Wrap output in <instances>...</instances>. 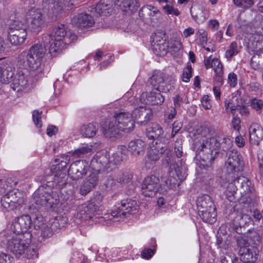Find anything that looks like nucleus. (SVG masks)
Returning <instances> with one entry per match:
<instances>
[{
  "label": "nucleus",
  "mask_w": 263,
  "mask_h": 263,
  "mask_svg": "<svg viewBox=\"0 0 263 263\" xmlns=\"http://www.w3.org/2000/svg\"><path fill=\"white\" fill-rule=\"evenodd\" d=\"M46 46L44 44H36L32 45L28 52H23L21 57H23L25 66H28L33 70L36 69L41 65L42 58L45 54Z\"/></svg>",
  "instance_id": "nucleus-7"
},
{
  "label": "nucleus",
  "mask_w": 263,
  "mask_h": 263,
  "mask_svg": "<svg viewBox=\"0 0 263 263\" xmlns=\"http://www.w3.org/2000/svg\"><path fill=\"white\" fill-rule=\"evenodd\" d=\"M238 258L234 255L227 254L221 259V263H236Z\"/></svg>",
  "instance_id": "nucleus-59"
},
{
  "label": "nucleus",
  "mask_w": 263,
  "mask_h": 263,
  "mask_svg": "<svg viewBox=\"0 0 263 263\" xmlns=\"http://www.w3.org/2000/svg\"><path fill=\"white\" fill-rule=\"evenodd\" d=\"M30 82V72L26 69L19 70L13 78L10 84L14 90L20 91L25 88Z\"/></svg>",
  "instance_id": "nucleus-16"
},
{
  "label": "nucleus",
  "mask_w": 263,
  "mask_h": 263,
  "mask_svg": "<svg viewBox=\"0 0 263 263\" xmlns=\"http://www.w3.org/2000/svg\"><path fill=\"white\" fill-rule=\"evenodd\" d=\"M211 64H212V67L211 68H213L215 73L217 72V69L219 70L220 71H223L222 64L218 59H212L211 61Z\"/></svg>",
  "instance_id": "nucleus-60"
},
{
  "label": "nucleus",
  "mask_w": 263,
  "mask_h": 263,
  "mask_svg": "<svg viewBox=\"0 0 263 263\" xmlns=\"http://www.w3.org/2000/svg\"><path fill=\"white\" fill-rule=\"evenodd\" d=\"M151 38H153V41L151 43L152 46H153L154 45H157V44L164 43L167 41L165 38V34L162 31H157L155 33L153 37V35H152Z\"/></svg>",
  "instance_id": "nucleus-42"
},
{
  "label": "nucleus",
  "mask_w": 263,
  "mask_h": 263,
  "mask_svg": "<svg viewBox=\"0 0 263 263\" xmlns=\"http://www.w3.org/2000/svg\"><path fill=\"white\" fill-rule=\"evenodd\" d=\"M234 4L238 7L248 9L254 5L253 0H233Z\"/></svg>",
  "instance_id": "nucleus-45"
},
{
  "label": "nucleus",
  "mask_w": 263,
  "mask_h": 263,
  "mask_svg": "<svg viewBox=\"0 0 263 263\" xmlns=\"http://www.w3.org/2000/svg\"><path fill=\"white\" fill-rule=\"evenodd\" d=\"M99 207L93 202H87L79 208L77 216L82 220L87 221L92 219L95 222L102 224H110L109 214H105L104 216H100Z\"/></svg>",
  "instance_id": "nucleus-5"
},
{
  "label": "nucleus",
  "mask_w": 263,
  "mask_h": 263,
  "mask_svg": "<svg viewBox=\"0 0 263 263\" xmlns=\"http://www.w3.org/2000/svg\"><path fill=\"white\" fill-rule=\"evenodd\" d=\"M24 201L23 193L18 190H12L3 196L1 204L7 211H12L22 206Z\"/></svg>",
  "instance_id": "nucleus-11"
},
{
  "label": "nucleus",
  "mask_w": 263,
  "mask_h": 263,
  "mask_svg": "<svg viewBox=\"0 0 263 263\" xmlns=\"http://www.w3.org/2000/svg\"><path fill=\"white\" fill-rule=\"evenodd\" d=\"M228 83L231 87H234L237 84V75L233 73H230L228 75Z\"/></svg>",
  "instance_id": "nucleus-61"
},
{
  "label": "nucleus",
  "mask_w": 263,
  "mask_h": 263,
  "mask_svg": "<svg viewBox=\"0 0 263 263\" xmlns=\"http://www.w3.org/2000/svg\"><path fill=\"white\" fill-rule=\"evenodd\" d=\"M90 167L96 173L108 171L112 166L109 153L105 150L98 152L90 161Z\"/></svg>",
  "instance_id": "nucleus-12"
},
{
  "label": "nucleus",
  "mask_w": 263,
  "mask_h": 263,
  "mask_svg": "<svg viewBox=\"0 0 263 263\" xmlns=\"http://www.w3.org/2000/svg\"><path fill=\"white\" fill-rule=\"evenodd\" d=\"M149 17L148 18L149 21H146L147 23H149L152 26H154L159 23V17L160 16V13L159 11L153 10L149 13Z\"/></svg>",
  "instance_id": "nucleus-43"
},
{
  "label": "nucleus",
  "mask_w": 263,
  "mask_h": 263,
  "mask_svg": "<svg viewBox=\"0 0 263 263\" xmlns=\"http://www.w3.org/2000/svg\"><path fill=\"white\" fill-rule=\"evenodd\" d=\"M85 181L89 182L90 184L92 185V187H95L98 182L99 177L97 174L92 173L87 177Z\"/></svg>",
  "instance_id": "nucleus-56"
},
{
  "label": "nucleus",
  "mask_w": 263,
  "mask_h": 263,
  "mask_svg": "<svg viewBox=\"0 0 263 263\" xmlns=\"http://www.w3.org/2000/svg\"><path fill=\"white\" fill-rule=\"evenodd\" d=\"M161 92L152 91L146 96L147 102L151 105H161L164 101V97L161 95Z\"/></svg>",
  "instance_id": "nucleus-32"
},
{
  "label": "nucleus",
  "mask_w": 263,
  "mask_h": 263,
  "mask_svg": "<svg viewBox=\"0 0 263 263\" xmlns=\"http://www.w3.org/2000/svg\"><path fill=\"white\" fill-rule=\"evenodd\" d=\"M155 253V250L150 248L144 249L141 252L143 258L145 259L151 258Z\"/></svg>",
  "instance_id": "nucleus-63"
},
{
  "label": "nucleus",
  "mask_w": 263,
  "mask_h": 263,
  "mask_svg": "<svg viewBox=\"0 0 263 263\" xmlns=\"http://www.w3.org/2000/svg\"><path fill=\"white\" fill-rule=\"evenodd\" d=\"M250 106L256 111L261 110L263 108V101L256 98L251 100Z\"/></svg>",
  "instance_id": "nucleus-48"
},
{
  "label": "nucleus",
  "mask_w": 263,
  "mask_h": 263,
  "mask_svg": "<svg viewBox=\"0 0 263 263\" xmlns=\"http://www.w3.org/2000/svg\"><path fill=\"white\" fill-rule=\"evenodd\" d=\"M45 220L41 215H37L34 218L33 221V225L35 229L41 228L44 224Z\"/></svg>",
  "instance_id": "nucleus-58"
},
{
  "label": "nucleus",
  "mask_w": 263,
  "mask_h": 263,
  "mask_svg": "<svg viewBox=\"0 0 263 263\" xmlns=\"http://www.w3.org/2000/svg\"><path fill=\"white\" fill-rule=\"evenodd\" d=\"M12 22L10 23L8 30H19L26 31V26L18 20L11 19Z\"/></svg>",
  "instance_id": "nucleus-40"
},
{
  "label": "nucleus",
  "mask_w": 263,
  "mask_h": 263,
  "mask_svg": "<svg viewBox=\"0 0 263 263\" xmlns=\"http://www.w3.org/2000/svg\"><path fill=\"white\" fill-rule=\"evenodd\" d=\"M70 158L68 155H63L54 159V164L50 166L51 173L55 174L57 181L59 186H63L67 184V171L66 167L70 161Z\"/></svg>",
  "instance_id": "nucleus-9"
},
{
  "label": "nucleus",
  "mask_w": 263,
  "mask_h": 263,
  "mask_svg": "<svg viewBox=\"0 0 263 263\" xmlns=\"http://www.w3.org/2000/svg\"><path fill=\"white\" fill-rule=\"evenodd\" d=\"M197 206L198 212L215 208L211 197L208 195H203L198 198Z\"/></svg>",
  "instance_id": "nucleus-27"
},
{
  "label": "nucleus",
  "mask_w": 263,
  "mask_h": 263,
  "mask_svg": "<svg viewBox=\"0 0 263 263\" xmlns=\"http://www.w3.org/2000/svg\"><path fill=\"white\" fill-rule=\"evenodd\" d=\"M32 224L30 216L28 215H23L14 219L11 229L17 235H22V233H26L29 230Z\"/></svg>",
  "instance_id": "nucleus-18"
},
{
  "label": "nucleus",
  "mask_w": 263,
  "mask_h": 263,
  "mask_svg": "<svg viewBox=\"0 0 263 263\" xmlns=\"http://www.w3.org/2000/svg\"><path fill=\"white\" fill-rule=\"evenodd\" d=\"M59 195L55 192H49L47 189L41 186L33 193L31 205L35 209L44 207L45 209H54L59 203Z\"/></svg>",
  "instance_id": "nucleus-4"
},
{
  "label": "nucleus",
  "mask_w": 263,
  "mask_h": 263,
  "mask_svg": "<svg viewBox=\"0 0 263 263\" xmlns=\"http://www.w3.org/2000/svg\"><path fill=\"white\" fill-rule=\"evenodd\" d=\"M145 147V143L141 139L132 140L128 144L129 151L134 156L143 155Z\"/></svg>",
  "instance_id": "nucleus-25"
},
{
  "label": "nucleus",
  "mask_w": 263,
  "mask_h": 263,
  "mask_svg": "<svg viewBox=\"0 0 263 263\" xmlns=\"http://www.w3.org/2000/svg\"><path fill=\"white\" fill-rule=\"evenodd\" d=\"M133 178V174L129 171H125L118 174L117 181L120 183L129 182Z\"/></svg>",
  "instance_id": "nucleus-38"
},
{
  "label": "nucleus",
  "mask_w": 263,
  "mask_h": 263,
  "mask_svg": "<svg viewBox=\"0 0 263 263\" xmlns=\"http://www.w3.org/2000/svg\"><path fill=\"white\" fill-rule=\"evenodd\" d=\"M138 204L136 201L126 199L122 200L120 203L116 205L115 208L109 214L111 221H119L127 214H134L138 210Z\"/></svg>",
  "instance_id": "nucleus-8"
},
{
  "label": "nucleus",
  "mask_w": 263,
  "mask_h": 263,
  "mask_svg": "<svg viewBox=\"0 0 263 263\" xmlns=\"http://www.w3.org/2000/svg\"><path fill=\"white\" fill-rule=\"evenodd\" d=\"M134 128V121L131 114L127 112L116 113L112 119L105 122L104 134L107 138L115 137L121 131L129 133Z\"/></svg>",
  "instance_id": "nucleus-3"
},
{
  "label": "nucleus",
  "mask_w": 263,
  "mask_h": 263,
  "mask_svg": "<svg viewBox=\"0 0 263 263\" xmlns=\"http://www.w3.org/2000/svg\"><path fill=\"white\" fill-rule=\"evenodd\" d=\"M112 158L113 159L111 160L112 166L117 165V164L119 163L120 162L123 161L124 159H125V158L124 157V156H122L120 154H118V152H117L113 154Z\"/></svg>",
  "instance_id": "nucleus-62"
},
{
  "label": "nucleus",
  "mask_w": 263,
  "mask_h": 263,
  "mask_svg": "<svg viewBox=\"0 0 263 263\" xmlns=\"http://www.w3.org/2000/svg\"><path fill=\"white\" fill-rule=\"evenodd\" d=\"M30 27L32 31H36V29H40L45 22L43 15L40 10L31 9L29 12Z\"/></svg>",
  "instance_id": "nucleus-22"
},
{
  "label": "nucleus",
  "mask_w": 263,
  "mask_h": 263,
  "mask_svg": "<svg viewBox=\"0 0 263 263\" xmlns=\"http://www.w3.org/2000/svg\"><path fill=\"white\" fill-rule=\"evenodd\" d=\"M164 74L163 72H158L154 73L149 78V85L153 90L159 91L161 83L162 81H164Z\"/></svg>",
  "instance_id": "nucleus-31"
},
{
  "label": "nucleus",
  "mask_w": 263,
  "mask_h": 263,
  "mask_svg": "<svg viewBox=\"0 0 263 263\" xmlns=\"http://www.w3.org/2000/svg\"><path fill=\"white\" fill-rule=\"evenodd\" d=\"M54 232L51 229L50 226L49 227L48 225L45 227L41 232V236L43 237L46 238L51 236L53 234Z\"/></svg>",
  "instance_id": "nucleus-64"
},
{
  "label": "nucleus",
  "mask_w": 263,
  "mask_h": 263,
  "mask_svg": "<svg viewBox=\"0 0 263 263\" xmlns=\"http://www.w3.org/2000/svg\"><path fill=\"white\" fill-rule=\"evenodd\" d=\"M198 213L199 216L205 222L212 224L216 221L217 213L215 207L204 210L203 212L200 211Z\"/></svg>",
  "instance_id": "nucleus-29"
},
{
  "label": "nucleus",
  "mask_w": 263,
  "mask_h": 263,
  "mask_svg": "<svg viewBox=\"0 0 263 263\" xmlns=\"http://www.w3.org/2000/svg\"><path fill=\"white\" fill-rule=\"evenodd\" d=\"M135 122L145 124L152 117V111L145 106L135 108L131 115Z\"/></svg>",
  "instance_id": "nucleus-20"
},
{
  "label": "nucleus",
  "mask_w": 263,
  "mask_h": 263,
  "mask_svg": "<svg viewBox=\"0 0 263 263\" xmlns=\"http://www.w3.org/2000/svg\"><path fill=\"white\" fill-rule=\"evenodd\" d=\"M236 182H237L238 191L242 196H245L251 192V182L247 178L239 176V174H237Z\"/></svg>",
  "instance_id": "nucleus-26"
},
{
  "label": "nucleus",
  "mask_w": 263,
  "mask_h": 263,
  "mask_svg": "<svg viewBox=\"0 0 263 263\" xmlns=\"http://www.w3.org/2000/svg\"><path fill=\"white\" fill-rule=\"evenodd\" d=\"M146 136L148 139L156 140L155 142L164 143V140H168L163 136L162 127L156 123H152L150 127L147 129Z\"/></svg>",
  "instance_id": "nucleus-21"
},
{
  "label": "nucleus",
  "mask_w": 263,
  "mask_h": 263,
  "mask_svg": "<svg viewBox=\"0 0 263 263\" xmlns=\"http://www.w3.org/2000/svg\"><path fill=\"white\" fill-rule=\"evenodd\" d=\"M232 180L229 179V174H227L226 176V180L228 183L226 191L231 193L232 195H234V194L236 193V192L238 191V189L237 182H236L237 175H232Z\"/></svg>",
  "instance_id": "nucleus-34"
},
{
  "label": "nucleus",
  "mask_w": 263,
  "mask_h": 263,
  "mask_svg": "<svg viewBox=\"0 0 263 263\" xmlns=\"http://www.w3.org/2000/svg\"><path fill=\"white\" fill-rule=\"evenodd\" d=\"M65 0H43V9L52 20H55L62 10Z\"/></svg>",
  "instance_id": "nucleus-17"
},
{
  "label": "nucleus",
  "mask_w": 263,
  "mask_h": 263,
  "mask_svg": "<svg viewBox=\"0 0 263 263\" xmlns=\"http://www.w3.org/2000/svg\"><path fill=\"white\" fill-rule=\"evenodd\" d=\"M175 79L171 76L164 74V81L161 83L159 92H167L174 89Z\"/></svg>",
  "instance_id": "nucleus-30"
},
{
  "label": "nucleus",
  "mask_w": 263,
  "mask_h": 263,
  "mask_svg": "<svg viewBox=\"0 0 263 263\" xmlns=\"http://www.w3.org/2000/svg\"><path fill=\"white\" fill-rule=\"evenodd\" d=\"M160 188V180L154 175L144 179L142 184L141 192L145 197H152L155 196Z\"/></svg>",
  "instance_id": "nucleus-15"
},
{
  "label": "nucleus",
  "mask_w": 263,
  "mask_h": 263,
  "mask_svg": "<svg viewBox=\"0 0 263 263\" xmlns=\"http://www.w3.org/2000/svg\"><path fill=\"white\" fill-rule=\"evenodd\" d=\"M66 32L63 25L55 27L53 30L52 34L46 35L43 41L44 44L48 47L49 53L51 56L54 57L59 54L64 48L65 44H63V39L65 38Z\"/></svg>",
  "instance_id": "nucleus-6"
},
{
  "label": "nucleus",
  "mask_w": 263,
  "mask_h": 263,
  "mask_svg": "<svg viewBox=\"0 0 263 263\" xmlns=\"http://www.w3.org/2000/svg\"><path fill=\"white\" fill-rule=\"evenodd\" d=\"M62 220L60 218H57L51 222L50 227L54 233L58 232L59 230L64 227L63 224H61V223Z\"/></svg>",
  "instance_id": "nucleus-52"
},
{
  "label": "nucleus",
  "mask_w": 263,
  "mask_h": 263,
  "mask_svg": "<svg viewBox=\"0 0 263 263\" xmlns=\"http://www.w3.org/2000/svg\"><path fill=\"white\" fill-rule=\"evenodd\" d=\"M23 235L15 234L7 241V248L16 257L23 255L28 247L29 243L24 239Z\"/></svg>",
  "instance_id": "nucleus-14"
},
{
  "label": "nucleus",
  "mask_w": 263,
  "mask_h": 263,
  "mask_svg": "<svg viewBox=\"0 0 263 263\" xmlns=\"http://www.w3.org/2000/svg\"><path fill=\"white\" fill-rule=\"evenodd\" d=\"M233 145V138L230 136H220L212 137L203 140L202 143L198 147L196 156H199V166L201 168L208 169L210 167L218 150L226 152L229 151Z\"/></svg>",
  "instance_id": "nucleus-2"
},
{
  "label": "nucleus",
  "mask_w": 263,
  "mask_h": 263,
  "mask_svg": "<svg viewBox=\"0 0 263 263\" xmlns=\"http://www.w3.org/2000/svg\"><path fill=\"white\" fill-rule=\"evenodd\" d=\"M207 32L203 29H199L196 33V35L199 38V41L201 45L207 43Z\"/></svg>",
  "instance_id": "nucleus-47"
},
{
  "label": "nucleus",
  "mask_w": 263,
  "mask_h": 263,
  "mask_svg": "<svg viewBox=\"0 0 263 263\" xmlns=\"http://www.w3.org/2000/svg\"><path fill=\"white\" fill-rule=\"evenodd\" d=\"M135 0H116V5L119 6L123 11H133L135 6Z\"/></svg>",
  "instance_id": "nucleus-37"
},
{
  "label": "nucleus",
  "mask_w": 263,
  "mask_h": 263,
  "mask_svg": "<svg viewBox=\"0 0 263 263\" xmlns=\"http://www.w3.org/2000/svg\"><path fill=\"white\" fill-rule=\"evenodd\" d=\"M14 69L11 67L4 68L3 77L6 80L5 83H11L14 76Z\"/></svg>",
  "instance_id": "nucleus-41"
},
{
  "label": "nucleus",
  "mask_w": 263,
  "mask_h": 263,
  "mask_svg": "<svg viewBox=\"0 0 263 263\" xmlns=\"http://www.w3.org/2000/svg\"><path fill=\"white\" fill-rule=\"evenodd\" d=\"M227 174H229V179L232 180V175L238 174L241 172L244 167V162L240 154L235 149L230 151L226 161Z\"/></svg>",
  "instance_id": "nucleus-10"
},
{
  "label": "nucleus",
  "mask_w": 263,
  "mask_h": 263,
  "mask_svg": "<svg viewBox=\"0 0 263 263\" xmlns=\"http://www.w3.org/2000/svg\"><path fill=\"white\" fill-rule=\"evenodd\" d=\"M250 141L251 144L258 145L263 139V129L258 126L254 127L252 126L249 129Z\"/></svg>",
  "instance_id": "nucleus-28"
},
{
  "label": "nucleus",
  "mask_w": 263,
  "mask_h": 263,
  "mask_svg": "<svg viewBox=\"0 0 263 263\" xmlns=\"http://www.w3.org/2000/svg\"><path fill=\"white\" fill-rule=\"evenodd\" d=\"M92 148L93 146L91 145L80 147L73 152V156L78 157H83L85 155L91 153Z\"/></svg>",
  "instance_id": "nucleus-39"
},
{
  "label": "nucleus",
  "mask_w": 263,
  "mask_h": 263,
  "mask_svg": "<svg viewBox=\"0 0 263 263\" xmlns=\"http://www.w3.org/2000/svg\"><path fill=\"white\" fill-rule=\"evenodd\" d=\"M168 49L172 54L179 52L182 49V44L179 41H174L171 43Z\"/></svg>",
  "instance_id": "nucleus-46"
},
{
  "label": "nucleus",
  "mask_w": 263,
  "mask_h": 263,
  "mask_svg": "<svg viewBox=\"0 0 263 263\" xmlns=\"http://www.w3.org/2000/svg\"><path fill=\"white\" fill-rule=\"evenodd\" d=\"M163 10L164 12L167 14H173L176 16H178L180 14L178 9L175 8L173 6L167 4L165 6H163Z\"/></svg>",
  "instance_id": "nucleus-50"
},
{
  "label": "nucleus",
  "mask_w": 263,
  "mask_h": 263,
  "mask_svg": "<svg viewBox=\"0 0 263 263\" xmlns=\"http://www.w3.org/2000/svg\"><path fill=\"white\" fill-rule=\"evenodd\" d=\"M237 245L239 248L238 252L240 260L243 263L255 262L258 257L256 250L253 248H249L248 241L243 238L237 239Z\"/></svg>",
  "instance_id": "nucleus-13"
},
{
  "label": "nucleus",
  "mask_w": 263,
  "mask_h": 263,
  "mask_svg": "<svg viewBox=\"0 0 263 263\" xmlns=\"http://www.w3.org/2000/svg\"><path fill=\"white\" fill-rule=\"evenodd\" d=\"M14 258L9 254L2 252L0 253V263H13Z\"/></svg>",
  "instance_id": "nucleus-55"
},
{
  "label": "nucleus",
  "mask_w": 263,
  "mask_h": 263,
  "mask_svg": "<svg viewBox=\"0 0 263 263\" xmlns=\"http://www.w3.org/2000/svg\"><path fill=\"white\" fill-rule=\"evenodd\" d=\"M223 71H220L218 69V70H217V72H215L214 81L215 83H217L218 86H222L223 84Z\"/></svg>",
  "instance_id": "nucleus-57"
},
{
  "label": "nucleus",
  "mask_w": 263,
  "mask_h": 263,
  "mask_svg": "<svg viewBox=\"0 0 263 263\" xmlns=\"http://www.w3.org/2000/svg\"><path fill=\"white\" fill-rule=\"evenodd\" d=\"M87 166V163L85 161H76L70 164L68 174L72 180H79L86 175Z\"/></svg>",
  "instance_id": "nucleus-19"
},
{
  "label": "nucleus",
  "mask_w": 263,
  "mask_h": 263,
  "mask_svg": "<svg viewBox=\"0 0 263 263\" xmlns=\"http://www.w3.org/2000/svg\"><path fill=\"white\" fill-rule=\"evenodd\" d=\"M71 21L72 24L81 28H89L95 23L91 15L86 13H81L78 16H74Z\"/></svg>",
  "instance_id": "nucleus-23"
},
{
  "label": "nucleus",
  "mask_w": 263,
  "mask_h": 263,
  "mask_svg": "<svg viewBox=\"0 0 263 263\" xmlns=\"http://www.w3.org/2000/svg\"><path fill=\"white\" fill-rule=\"evenodd\" d=\"M94 187L89 182L84 180L83 184L80 188V193L82 195H85L90 192Z\"/></svg>",
  "instance_id": "nucleus-54"
},
{
  "label": "nucleus",
  "mask_w": 263,
  "mask_h": 263,
  "mask_svg": "<svg viewBox=\"0 0 263 263\" xmlns=\"http://www.w3.org/2000/svg\"><path fill=\"white\" fill-rule=\"evenodd\" d=\"M192 68L191 65L189 63L187 64L186 68L183 70L182 74V80L185 82H187L190 81L192 77Z\"/></svg>",
  "instance_id": "nucleus-49"
},
{
  "label": "nucleus",
  "mask_w": 263,
  "mask_h": 263,
  "mask_svg": "<svg viewBox=\"0 0 263 263\" xmlns=\"http://www.w3.org/2000/svg\"><path fill=\"white\" fill-rule=\"evenodd\" d=\"M9 41L11 44L18 45L23 44L27 35L26 31L8 30Z\"/></svg>",
  "instance_id": "nucleus-24"
},
{
  "label": "nucleus",
  "mask_w": 263,
  "mask_h": 263,
  "mask_svg": "<svg viewBox=\"0 0 263 263\" xmlns=\"http://www.w3.org/2000/svg\"><path fill=\"white\" fill-rule=\"evenodd\" d=\"M98 131V128L92 124L84 125L81 128V134L86 137L91 138L94 137Z\"/></svg>",
  "instance_id": "nucleus-33"
},
{
  "label": "nucleus",
  "mask_w": 263,
  "mask_h": 263,
  "mask_svg": "<svg viewBox=\"0 0 263 263\" xmlns=\"http://www.w3.org/2000/svg\"><path fill=\"white\" fill-rule=\"evenodd\" d=\"M95 9L99 15L106 16L109 13V6L105 3L104 0H101L97 4Z\"/></svg>",
  "instance_id": "nucleus-36"
},
{
  "label": "nucleus",
  "mask_w": 263,
  "mask_h": 263,
  "mask_svg": "<svg viewBox=\"0 0 263 263\" xmlns=\"http://www.w3.org/2000/svg\"><path fill=\"white\" fill-rule=\"evenodd\" d=\"M175 152L178 158L182 156L183 151L182 147V142L180 139H177L175 142L174 145Z\"/></svg>",
  "instance_id": "nucleus-53"
},
{
  "label": "nucleus",
  "mask_w": 263,
  "mask_h": 263,
  "mask_svg": "<svg viewBox=\"0 0 263 263\" xmlns=\"http://www.w3.org/2000/svg\"><path fill=\"white\" fill-rule=\"evenodd\" d=\"M42 111L39 112L38 110H34L32 113V118L33 122L37 127H41L42 125L41 122V114Z\"/></svg>",
  "instance_id": "nucleus-51"
},
{
  "label": "nucleus",
  "mask_w": 263,
  "mask_h": 263,
  "mask_svg": "<svg viewBox=\"0 0 263 263\" xmlns=\"http://www.w3.org/2000/svg\"><path fill=\"white\" fill-rule=\"evenodd\" d=\"M237 50V44L235 42H232L226 52V56L228 60L231 59V58L235 55L238 53Z\"/></svg>",
  "instance_id": "nucleus-44"
},
{
  "label": "nucleus",
  "mask_w": 263,
  "mask_h": 263,
  "mask_svg": "<svg viewBox=\"0 0 263 263\" xmlns=\"http://www.w3.org/2000/svg\"><path fill=\"white\" fill-rule=\"evenodd\" d=\"M153 48L156 54L159 56H164L168 51V42L166 41L164 43L154 45Z\"/></svg>",
  "instance_id": "nucleus-35"
},
{
  "label": "nucleus",
  "mask_w": 263,
  "mask_h": 263,
  "mask_svg": "<svg viewBox=\"0 0 263 263\" xmlns=\"http://www.w3.org/2000/svg\"><path fill=\"white\" fill-rule=\"evenodd\" d=\"M164 140V143L155 142L154 144V142H153L147 152L145 165L148 168L153 167L160 159V156H162L164 158L166 163L170 164L168 176L165 181L166 184L170 188H176L186 178L187 174L184 167L173 163V153L167 147L169 140Z\"/></svg>",
  "instance_id": "nucleus-1"
}]
</instances>
